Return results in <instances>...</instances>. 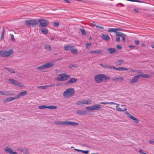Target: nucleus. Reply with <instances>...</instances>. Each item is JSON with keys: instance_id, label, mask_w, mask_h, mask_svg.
I'll list each match as a JSON object with an SVG mask.
<instances>
[{"instance_id": "nucleus-25", "label": "nucleus", "mask_w": 154, "mask_h": 154, "mask_svg": "<svg viewBox=\"0 0 154 154\" xmlns=\"http://www.w3.org/2000/svg\"><path fill=\"white\" fill-rule=\"evenodd\" d=\"M103 52V50L99 49L95 51H91L90 52V54H100L102 53Z\"/></svg>"}, {"instance_id": "nucleus-24", "label": "nucleus", "mask_w": 154, "mask_h": 154, "mask_svg": "<svg viewBox=\"0 0 154 154\" xmlns=\"http://www.w3.org/2000/svg\"><path fill=\"white\" fill-rule=\"evenodd\" d=\"M113 69L119 71H126L128 70V69L124 67H119L118 68H116L115 67L113 68Z\"/></svg>"}, {"instance_id": "nucleus-4", "label": "nucleus", "mask_w": 154, "mask_h": 154, "mask_svg": "<svg viewBox=\"0 0 154 154\" xmlns=\"http://www.w3.org/2000/svg\"><path fill=\"white\" fill-rule=\"evenodd\" d=\"M55 64L53 62H47L42 65L37 66L36 69L39 71H43L45 69L54 66Z\"/></svg>"}, {"instance_id": "nucleus-58", "label": "nucleus", "mask_w": 154, "mask_h": 154, "mask_svg": "<svg viewBox=\"0 0 154 154\" xmlns=\"http://www.w3.org/2000/svg\"><path fill=\"white\" fill-rule=\"evenodd\" d=\"M135 46H132L131 45H130L129 46V48H133V47H135Z\"/></svg>"}, {"instance_id": "nucleus-48", "label": "nucleus", "mask_w": 154, "mask_h": 154, "mask_svg": "<svg viewBox=\"0 0 154 154\" xmlns=\"http://www.w3.org/2000/svg\"><path fill=\"white\" fill-rule=\"evenodd\" d=\"M115 67L114 66H111L110 65H107L106 66V68L108 69H113V68Z\"/></svg>"}, {"instance_id": "nucleus-11", "label": "nucleus", "mask_w": 154, "mask_h": 154, "mask_svg": "<svg viewBox=\"0 0 154 154\" xmlns=\"http://www.w3.org/2000/svg\"><path fill=\"white\" fill-rule=\"evenodd\" d=\"M25 23L28 26H35L38 23V20H27L25 21Z\"/></svg>"}, {"instance_id": "nucleus-56", "label": "nucleus", "mask_w": 154, "mask_h": 154, "mask_svg": "<svg viewBox=\"0 0 154 154\" xmlns=\"http://www.w3.org/2000/svg\"><path fill=\"white\" fill-rule=\"evenodd\" d=\"M60 125H64V122H61L60 123Z\"/></svg>"}, {"instance_id": "nucleus-59", "label": "nucleus", "mask_w": 154, "mask_h": 154, "mask_svg": "<svg viewBox=\"0 0 154 154\" xmlns=\"http://www.w3.org/2000/svg\"><path fill=\"white\" fill-rule=\"evenodd\" d=\"M104 66H103V67L104 68H106V66L107 65L105 64V65H104Z\"/></svg>"}, {"instance_id": "nucleus-49", "label": "nucleus", "mask_w": 154, "mask_h": 154, "mask_svg": "<svg viewBox=\"0 0 154 154\" xmlns=\"http://www.w3.org/2000/svg\"><path fill=\"white\" fill-rule=\"evenodd\" d=\"M59 26V23L58 22H54V26L57 27Z\"/></svg>"}, {"instance_id": "nucleus-14", "label": "nucleus", "mask_w": 154, "mask_h": 154, "mask_svg": "<svg viewBox=\"0 0 154 154\" xmlns=\"http://www.w3.org/2000/svg\"><path fill=\"white\" fill-rule=\"evenodd\" d=\"M77 79L75 78H72L69 80L67 82H66L65 85H66L68 84H71L75 83L77 82Z\"/></svg>"}, {"instance_id": "nucleus-18", "label": "nucleus", "mask_w": 154, "mask_h": 154, "mask_svg": "<svg viewBox=\"0 0 154 154\" xmlns=\"http://www.w3.org/2000/svg\"><path fill=\"white\" fill-rule=\"evenodd\" d=\"M16 98L15 97H8L7 98H6L5 100H4L3 101V102L5 103L7 102H10L11 101H12L13 100H16Z\"/></svg>"}, {"instance_id": "nucleus-20", "label": "nucleus", "mask_w": 154, "mask_h": 154, "mask_svg": "<svg viewBox=\"0 0 154 154\" xmlns=\"http://www.w3.org/2000/svg\"><path fill=\"white\" fill-rule=\"evenodd\" d=\"M101 37L103 40L105 41H107L110 39L109 36L107 34H102L101 35Z\"/></svg>"}, {"instance_id": "nucleus-36", "label": "nucleus", "mask_w": 154, "mask_h": 154, "mask_svg": "<svg viewBox=\"0 0 154 154\" xmlns=\"http://www.w3.org/2000/svg\"><path fill=\"white\" fill-rule=\"evenodd\" d=\"M5 69H6L7 71H8L9 72L12 73H15V71L13 69H12L10 68H8L6 67Z\"/></svg>"}, {"instance_id": "nucleus-17", "label": "nucleus", "mask_w": 154, "mask_h": 154, "mask_svg": "<svg viewBox=\"0 0 154 154\" xmlns=\"http://www.w3.org/2000/svg\"><path fill=\"white\" fill-rule=\"evenodd\" d=\"M112 80L116 82H121L122 81L124 80L123 77L121 76H119L113 78L112 79Z\"/></svg>"}, {"instance_id": "nucleus-7", "label": "nucleus", "mask_w": 154, "mask_h": 154, "mask_svg": "<svg viewBox=\"0 0 154 154\" xmlns=\"http://www.w3.org/2000/svg\"><path fill=\"white\" fill-rule=\"evenodd\" d=\"M9 82L10 83L15 86H17L20 87H24V85L23 84L17 80L14 79L10 78L8 79Z\"/></svg>"}, {"instance_id": "nucleus-27", "label": "nucleus", "mask_w": 154, "mask_h": 154, "mask_svg": "<svg viewBox=\"0 0 154 154\" xmlns=\"http://www.w3.org/2000/svg\"><path fill=\"white\" fill-rule=\"evenodd\" d=\"M107 51H109L110 54H112L116 52V51L115 48H110L107 49Z\"/></svg>"}, {"instance_id": "nucleus-10", "label": "nucleus", "mask_w": 154, "mask_h": 154, "mask_svg": "<svg viewBox=\"0 0 154 154\" xmlns=\"http://www.w3.org/2000/svg\"><path fill=\"white\" fill-rule=\"evenodd\" d=\"M91 100L90 99L84 100L79 101L77 102L76 104L78 106H82L83 105H89L91 104Z\"/></svg>"}, {"instance_id": "nucleus-51", "label": "nucleus", "mask_w": 154, "mask_h": 154, "mask_svg": "<svg viewBox=\"0 0 154 154\" xmlns=\"http://www.w3.org/2000/svg\"><path fill=\"white\" fill-rule=\"evenodd\" d=\"M135 43L136 45H138L139 44V41L138 40L135 41Z\"/></svg>"}, {"instance_id": "nucleus-55", "label": "nucleus", "mask_w": 154, "mask_h": 154, "mask_svg": "<svg viewBox=\"0 0 154 154\" xmlns=\"http://www.w3.org/2000/svg\"><path fill=\"white\" fill-rule=\"evenodd\" d=\"M54 85H47V86H48V88L49 87H53Z\"/></svg>"}, {"instance_id": "nucleus-60", "label": "nucleus", "mask_w": 154, "mask_h": 154, "mask_svg": "<svg viewBox=\"0 0 154 154\" xmlns=\"http://www.w3.org/2000/svg\"><path fill=\"white\" fill-rule=\"evenodd\" d=\"M151 47L153 48H154V44H152V45H151Z\"/></svg>"}, {"instance_id": "nucleus-30", "label": "nucleus", "mask_w": 154, "mask_h": 154, "mask_svg": "<svg viewBox=\"0 0 154 154\" xmlns=\"http://www.w3.org/2000/svg\"><path fill=\"white\" fill-rule=\"evenodd\" d=\"M74 150L78 152H82L86 154H87L89 152V151L88 150H82L80 149H75Z\"/></svg>"}, {"instance_id": "nucleus-39", "label": "nucleus", "mask_w": 154, "mask_h": 154, "mask_svg": "<svg viewBox=\"0 0 154 154\" xmlns=\"http://www.w3.org/2000/svg\"><path fill=\"white\" fill-rule=\"evenodd\" d=\"M91 45V42H89L88 43L86 44V48L87 49H89Z\"/></svg>"}, {"instance_id": "nucleus-3", "label": "nucleus", "mask_w": 154, "mask_h": 154, "mask_svg": "<svg viewBox=\"0 0 154 154\" xmlns=\"http://www.w3.org/2000/svg\"><path fill=\"white\" fill-rule=\"evenodd\" d=\"M75 90L73 88H69L66 90L63 93V96L66 98H69L72 97L75 94Z\"/></svg>"}, {"instance_id": "nucleus-33", "label": "nucleus", "mask_w": 154, "mask_h": 154, "mask_svg": "<svg viewBox=\"0 0 154 154\" xmlns=\"http://www.w3.org/2000/svg\"><path fill=\"white\" fill-rule=\"evenodd\" d=\"M57 108V106H56L50 105L48 106V109H54Z\"/></svg>"}, {"instance_id": "nucleus-62", "label": "nucleus", "mask_w": 154, "mask_h": 154, "mask_svg": "<svg viewBox=\"0 0 154 154\" xmlns=\"http://www.w3.org/2000/svg\"><path fill=\"white\" fill-rule=\"evenodd\" d=\"M141 46L142 47H145V45L144 44H143L141 45Z\"/></svg>"}, {"instance_id": "nucleus-12", "label": "nucleus", "mask_w": 154, "mask_h": 154, "mask_svg": "<svg viewBox=\"0 0 154 154\" xmlns=\"http://www.w3.org/2000/svg\"><path fill=\"white\" fill-rule=\"evenodd\" d=\"M94 78L96 83H100L103 81V74H97L95 75Z\"/></svg>"}, {"instance_id": "nucleus-31", "label": "nucleus", "mask_w": 154, "mask_h": 154, "mask_svg": "<svg viewBox=\"0 0 154 154\" xmlns=\"http://www.w3.org/2000/svg\"><path fill=\"white\" fill-rule=\"evenodd\" d=\"M94 26L96 27L98 29H104L103 26L100 24L97 23L96 25H94Z\"/></svg>"}, {"instance_id": "nucleus-21", "label": "nucleus", "mask_w": 154, "mask_h": 154, "mask_svg": "<svg viewBox=\"0 0 154 154\" xmlns=\"http://www.w3.org/2000/svg\"><path fill=\"white\" fill-rule=\"evenodd\" d=\"M70 51L71 53L74 55L77 54L78 52L77 48L73 46L72 48Z\"/></svg>"}, {"instance_id": "nucleus-16", "label": "nucleus", "mask_w": 154, "mask_h": 154, "mask_svg": "<svg viewBox=\"0 0 154 154\" xmlns=\"http://www.w3.org/2000/svg\"><path fill=\"white\" fill-rule=\"evenodd\" d=\"M26 91H24L20 92L19 94H17L15 97L16 99H18L20 97H23L25 96L27 94Z\"/></svg>"}, {"instance_id": "nucleus-22", "label": "nucleus", "mask_w": 154, "mask_h": 154, "mask_svg": "<svg viewBox=\"0 0 154 154\" xmlns=\"http://www.w3.org/2000/svg\"><path fill=\"white\" fill-rule=\"evenodd\" d=\"M86 111L84 110H78L76 111V113L79 115H83L86 114Z\"/></svg>"}, {"instance_id": "nucleus-40", "label": "nucleus", "mask_w": 154, "mask_h": 154, "mask_svg": "<svg viewBox=\"0 0 154 154\" xmlns=\"http://www.w3.org/2000/svg\"><path fill=\"white\" fill-rule=\"evenodd\" d=\"M138 152L140 154H147L146 152H143L142 149H141L138 150Z\"/></svg>"}, {"instance_id": "nucleus-42", "label": "nucleus", "mask_w": 154, "mask_h": 154, "mask_svg": "<svg viewBox=\"0 0 154 154\" xmlns=\"http://www.w3.org/2000/svg\"><path fill=\"white\" fill-rule=\"evenodd\" d=\"M5 29L4 28H3V30H2V35L1 37V39H3L4 38V34H5Z\"/></svg>"}, {"instance_id": "nucleus-57", "label": "nucleus", "mask_w": 154, "mask_h": 154, "mask_svg": "<svg viewBox=\"0 0 154 154\" xmlns=\"http://www.w3.org/2000/svg\"><path fill=\"white\" fill-rule=\"evenodd\" d=\"M64 1H65L67 3H70V1L69 0H64Z\"/></svg>"}, {"instance_id": "nucleus-6", "label": "nucleus", "mask_w": 154, "mask_h": 154, "mask_svg": "<svg viewBox=\"0 0 154 154\" xmlns=\"http://www.w3.org/2000/svg\"><path fill=\"white\" fill-rule=\"evenodd\" d=\"M150 77V75H149L142 73L141 74L134 76V77L130 81V82L131 84L136 83L137 81L139 78L140 77L144 78H149Z\"/></svg>"}, {"instance_id": "nucleus-13", "label": "nucleus", "mask_w": 154, "mask_h": 154, "mask_svg": "<svg viewBox=\"0 0 154 154\" xmlns=\"http://www.w3.org/2000/svg\"><path fill=\"white\" fill-rule=\"evenodd\" d=\"M5 151L10 154H18L16 152L13 151L11 149L8 147L5 148Z\"/></svg>"}, {"instance_id": "nucleus-43", "label": "nucleus", "mask_w": 154, "mask_h": 154, "mask_svg": "<svg viewBox=\"0 0 154 154\" xmlns=\"http://www.w3.org/2000/svg\"><path fill=\"white\" fill-rule=\"evenodd\" d=\"M81 33L83 35H85L86 34V32L85 30L84 29H82L80 30Z\"/></svg>"}, {"instance_id": "nucleus-8", "label": "nucleus", "mask_w": 154, "mask_h": 154, "mask_svg": "<svg viewBox=\"0 0 154 154\" xmlns=\"http://www.w3.org/2000/svg\"><path fill=\"white\" fill-rule=\"evenodd\" d=\"M38 22L40 23L39 25L40 27H46L49 24V22L48 20L44 18L39 19L38 20Z\"/></svg>"}, {"instance_id": "nucleus-41", "label": "nucleus", "mask_w": 154, "mask_h": 154, "mask_svg": "<svg viewBox=\"0 0 154 154\" xmlns=\"http://www.w3.org/2000/svg\"><path fill=\"white\" fill-rule=\"evenodd\" d=\"M38 88L42 89H46L48 88V86L47 85L43 86H38Z\"/></svg>"}, {"instance_id": "nucleus-37", "label": "nucleus", "mask_w": 154, "mask_h": 154, "mask_svg": "<svg viewBox=\"0 0 154 154\" xmlns=\"http://www.w3.org/2000/svg\"><path fill=\"white\" fill-rule=\"evenodd\" d=\"M48 106L45 105H40L38 106L39 109H48Z\"/></svg>"}, {"instance_id": "nucleus-1", "label": "nucleus", "mask_w": 154, "mask_h": 154, "mask_svg": "<svg viewBox=\"0 0 154 154\" xmlns=\"http://www.w3.org/2000/svg\"><path fill=\"white\" fill-rule=\"evenodd\" d=\"M101 104L103 105L106 104H113L116 105V110L119 112H124V114L127 117L131 119L134 122L136 123H138L139 122V119L131 115L130 113L127 111V109L126 108L122 109L119 107V104L117 103H116L112 102H104L100 103Z\"/></svg>"}, {"instance_id": "nucleus-35", "label": "nucleus", "mask_w": 154, "mask_h": 154, "mask_svg": "<svg viewBox=\"0 0 154 154\" xmlns=\"http://www.w3.org/2000/svg\"><path fill=\"white\" fill-rule=\"evenodd\" d=\"M107 80L110 79V77L107 75H106L105 74H103V79Z\"/></svg>"}, {"instance_id": "nucleus-28", "label": "nucleus", "mask_w": 154, "mask_h": 154, "mask_svg": "<svg viewBox=\"0 0 154 154\" xmlns=\"http://www.w3.org/2000/svg\"><path fill=\"white\" fill-rule=\"evenodd\" d=\"M79 125V123L69 121V126H77Z\"/></svg>"}, {"instance_id": "nucleus-52", "label": "nucleus", "mask_w": 154, "mask_h": 154, "mask_svg": "<svg viewBox=\"0 0 154 154\" xmlns=\"http://www.w3.org/2000/svg\"><path fill=\"white\" fill-rule=\"evenodd\" d=\"M116 41L118 42H119L120 41V39L119 37H116Z\"/></svg>"}, {"instance_id": "nucleus-38", "label": "nucleus", "mask_w": 154, "mask_h": 154, "mask_svg": "<svg viewBox=\"0 0 154 154\" xmlns=\"http://www.w3.org/2000/svg\"><path fill=\"white\" fill-rule=\"evenodd\" d=\"M124 60H120L116 62V64L118 66L120 65L123 62Z\"/></svg>"}, {"instance_id": "nucleus-26", "label": "nucleus", "mask_w": 154, "mask_h": 154, "mask_svg": "<svg viewBox=\"0 0 154 154\" xmlns=\"http://www.w3.org/2000/svg\"><path fill=\"white\" fill-rule=\"evenodd\" d=\"M40 30L45 35H46L48 33V29L44 27L41 28L40 29Z\"/></svg>"}, {"instance_id": "nucleus-63", "label": "nucleus", "mask_w": 154, "mask_h": 154, "mask_svg": "<svg viewBox=\"0 0 154 154\" xmlns=\"http://www.w3.org/2000/svg\"><path fill=\"white\" fill-rule=\"evenodd\" d=\"M126 106V105H123V104H122V105H121V107H122V106Z\"/></svg>"}, {"instance_id": "nucleus-5", "label": "nucleus", "mask_w": 154, "mask_h": 154, "mask_svg": "<svg viewBox=\"0 0 154 154\" xmlns=\"http://www.w3.org/2000/svg\"><path fill=\"white\" fill-rule=\"evenodd\" d=\"M70 77V75L66 73H61L59 74L55 79L56 80L58 81H66Z\"/></svg>"}, {"instance_id": "nucleus-32", "label": "nucleus", "mask_w": 154, "mask_h": 154, "mask_svg": "<svg viewBox=\"0 0 154 154\" xmlns=\"http://www.w3.org/2000/svg\"><path fill=\"white\" fill-rule=\"evenodd\" d=\"M45 49L49 51H51V46L48 45H45Z\"/></svg>"}, {"instance_id": "nucleus-46", "label": "nucleus", "mask_w": 154, "mask_h": 154, "mask_svg": "<svg viewBox=\"0 0 154 154\" xmlns=\"http://www.w3.org/2000/svg\"><path fill=\"white\" fill-rule=\"evenodd\" d=\"M10 35L12 40L13 41H15V39L14 38V35L13 34H11Z\"/></svg>"}, {"instance_id": "nucleus-23", "label": "nucleus", "mask_w": 154, "mask_h": 154, "mask_svg": "<svg viewBox=\"0 0 154 154\" xmlns=\"http://www.w3.org/2000/svg\"><path fill=\"white\" fill-rule=\"evenodd\" d=\"M0 95H3L5 96H8L10 95H12V94H10L9 91H0Z\"/></svg>"}, {"instance_id": "nucleus-61", "label": "nucleus", "mask_w": 154, "mask_h": 154, "mask_svg": "<svg viewBox=\"0 0 154 154\" xmlns=\"http://www.w3.org/2000/svg\"><path fill=\"white\" fill-rule=\"evenodd\" d=\"M131 72H136V71L134 69H131Z\"/></svg>"}, {"instance_id": "nucleus-15", "label": "nucleus", "mask_w": 154, "mask_h": 154, "mask_svg": "<svg viewBox=\"0 0 154 154\" xmlns=\"http://www.w3.org/2000/svg\"><path fill=\"white\" fill-rule=\"evenodd\" d=\"M116 35L117 36H120L122 38L123 41L124 42H125V38L126 35L125 34L121 32L119 33H116Z\"/></svg>"}, {"instance_id": "nucleus-54", "label": "nucleus", "mask_w": 154, "mask_h": 154, "mask_svg": "<svg viewBox=\"0 0 154 154\" xmlns=\"http://www.w3.org/2000/svg\"><path fill=\"white\" fill-rule=\"evenodd\" d=\"M134 10L135 13H137L139 12L136 9H134Z\"/></svg>"}, {"instance_id": "nucleus-9", "label": "nucleus", "mask_w": 154, "mask_h": 154, "mask_svg": "<svg viewBox=\"0 0 154 154\" xmlns=\"http://www.w3.org/2000/svg\"><path fill=\"white\" fill-rule=\"evenodd\" d=\"M101 108V105L100 104H96L91 106H86V109L88 111H93L95 110H100Z\"/></svg>"}, {"instance_id": "nucleus-34", "label": "nucleus", "mask_w": 154, "mask_h": 154, "mask_svg": "<svg viewBox=\"0 0 154 154\" xmlns=\"http://www.w3.org/2000/svg\"><path fill=\"white\" fill-rule=\"evenodd\" d=\"M25 149H26V150H27V149H25L24 148L19 147L17 148V150L20 152H23L24 151Z\"/></svg>"}, {"instance_id": "nucleus-53", "label": "nucleus", "mask_w": 154, "mask_h": 154, "mask_svg": "<svg viewBox=\"0 0 154 154\" xmlns=\"http://www.w3.org/2000/svg\"><path fill=\"white\" fill-rule=\"evenodd\" d=\"M96 24L94 22H92L91 23V24L94 26V25H96Z\"/></svg>"}, {"instance_id": "nucleus-29", "label": "nucleus", "mask_w": 154, "mask_h": 154, "mask_svg": "<svg viewBox=\"0 0 154 154\" xmlns=\"http://www.w3.org/2000/svg\"><path fill=\"white\" fill-rule=\"evenodd\" d=\"M72 46H73L70 45H66L64 47V49L66 51H67L69 50H71L72 48Z\"/></svg>"}, {"instance_id": "nucleus-44", "label": "nucleus", "mask_w": 154, "mask_h": 154, "mask_svg": "<svg viewBox=\"0 0 154 154\" xmlns=\"http://www.w3.org/2000/svg\"><path fill=\"white\" fill-rule=\"evenodd\" d=\"M61 122L59 121H57L55 122V124L57 125H60Z\"/></svg>"}, {"instance_id": "nucleus-50", "label": "nucleus", "mask_w": 154, "mask_h": 154, "mask_svg": "<svg viewBox=\"0 0 154 154\" xmlns=\"http://www.w3.org/2000/svg\"><path fill=\"white\" fill-rule=\"evenodd\" d=\"M117 48L118 49L121 50L122 48V46L121 45H118L117 46Z\"/></svg>"}, {"instance_id": "nucleus-19", "label": "nucleus", "mask_w": 154, "mask_h": 154, "mask_svg": "<svg viewBox=\"0 0 154 154\" xmlns=\"http://www.w3.org/2000/svg\"><path fill=\"white\" fill-rule=\"evenodd\" d=\"M120 29L119 28H110L108 29V31L109 32H114L116 34V33H119L117 31H120Z\"/></svg>"}, {"instance_id": "nucleus-47", "label": "nucleus", "mask_w": 154, "mask_h": 154, "mask_svg": "<svg viewBox=\"0 0 154 154\" xmlns=\"http://www.w3.org/2000/svg\"><path fill=\"white\" fill-rule=\"evenodd\" d=\"M64 122V125H66L69 126V121H66Z\"/></svg>"}, {"instance_id": "nucleus-64", "label": "nucleus", "mask_w": 154, "mask_h": 154, "mask_svg": "<svg viewBox=\"0 0 154 154\" xmlns=\"http://www.w3.org/2000/svg\"><path fill=\"white\" fill-rule=\"evenodd\" d=\"M100 65H101V66H102L103 67V66H104V65H103L101 63H100Z\"/></svg>"}, {"instance_id": "nucleus-2", "label": "nucleus", "mask_w": 154, "mask_h": 154, "mask_svg": "<svg viewBox=\"0 0 154 154\" xmlns=\"http://www.w3.org/2000/svg\"><path fill=\"white\" fill-rule=\"evenodd\" d=\"M14 52L12 49L2 50L0 51V56L8 58L11 57L13 54Z\"/></svg>"}, {"instance_id": "nucleus-45", "label": "nucleus", "mask_w": 154, "mask_h": 154, "mask_svg": "<svg viewBox=\"0 0 154 154\" xmlns=\"http://www.w3.org/2000/svg\"><path fill=\"white\" fill-rule=\"evenodd\" d=\"M149 143L150 144H154V139H151L149 141Z\"/></svg>"}]
</instances>
